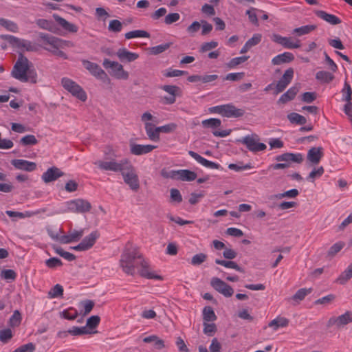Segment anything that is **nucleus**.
Instances as JSON below:
<instances>
[{"mask_svg": "<svg viewBox=\"0 0 352 352\" xmlns=\"http://www.w3.org/2000/svg\"><path fill=\"white\" fill-rule=\"evenodd\" d=\"M316 78L321 82L329 83L334 78V76L327 71H319L316 74Z\"/></svg>", "mask_w": 352, "mask_h": 352, "instance_id": "obj_33", "label": "nucleus"}, {"mask_svg": "<svg viewBox=\"0 0 352 352\" xmlns=\"http://www.w3.org/2000/svg\"><path fill=\"white\" fill-rule=\"evenodd\" d=\"M60 315L62 318H63L65 319H67L69 320H74L77 318L78 313L77 310L71 307L68 310H64L62 312H60Z\"/></svg>", "mask_w": 352, "mask_h": 352, "instance_id": "obj_47", "label": "nucleus"}, {"mask_svg": "<svg viewBox=\"0 0 352 352\" xmlns=\"http://www.w3.org/2000/svg\"><path fill=\"white\" fill-rule=\"evenodd\" d=\"M36 23L42 29L56 32V28L52 21L46 19H38Z\"/></svg>", "mask_w": 352, "mask_h": 352, "instance_id": "obj_40", "label": "nucleus"}, {"mask_svg": "<svg viewBox=\"0 0 352 352\" xmlns=\"http://www.w3.org/2000/svg\"><path fill=\"white\" fill-rule=\"evenodd\" d=\"M289 324V320L284 317H277L272 320L268 326L273 327L274 330H277L279 327H285Z\"/></svg>", "mask_w": 352, "mask_h": 352, "instance_id": "obj_32", "label": "nucleus"}, {"mask_svg": "<svg viewBox=\"0 0 352 352\" xmlns=\"http://www.w3.org/2000/svg\"><path fill=\"white\" fill-rule=\"evenodd\" d=\"M99 236L100 234L96 230L93 231L88 236H85L80 242V244L82 245L85 251L91 248L95 244L97 239L99 238Z\"/></svg>", "mask_w": 352, "mask_h": 352, "instance_id": "obj_22", "label": "nucleus"}, {"mask_svg": "<svg viewBox=\"0 0 352 352\" xmlns=\"http://www.w3.org/2000/svg\"><path fill=\"white\" fill-rule=\"evenodd\" d=\"M11 164L18 170H25L31 172L36 168V164L35 162H29L25 160H12Z\"/></svg>", "mask_w": 352, "mask_h": 352, "instance_id": "obj_18", "label": "nucleus"}, {"mask_svg": "<svg viewBox=\"0 0 352 352\" xmlns=\"http://www.w3.org/2000/svg\"><path fill=\"white\" fill-rule=\"evenodd\" d=\"M103 67L106 69H109L110 75L117 79L127 80L129 78V73L125 71L123 66L116 61H111L105 58L102 63Z\"/></svg>", "mask_w": 352, "mask_h": 352, "instance_id": "obj_4", "label": "nucleus"}, {"mask_svg": "<svg viewBox=\"0 0 352 352\" xmlns=\"http://www.w3.org/2000/svg\"><path fill=\"white\" fill-rule=\"evenodd\" d=\"M120 266L122 271L128 275L134 276L135 269H138V273L142 277L148 279H162L161 276L155 275L150 271L149 264L142 254L137 247L133 246L129 242L126 245L120 256Z\"/></svg>", "mask_w": 352, "mask_h": 352, "instance_id": "obj_1", "label": "nucleus"}, {"mask_svg": "<svg viewBox=\"0 0 352 352\" xmlns=\"http://www.w3.org/2000/svg\"><path fill=\"white\" fill-rule=\"evenodd\" d=\"M91 208V204L87 200L76 199L67 202V210L76 213H85Z\"/></svg>", "mask_w": 352, "mask_h": 352, "instance_id": "obj_7", "label": "nucleus"}, {"mask_svg": "<svg viewBox=\"0 0 352 352\" xmlns=\"http://www.w3.org/2000/svg\"><path fill=\"white\" fill-rule=\"evenodd\" d=\"M34 350L35 345L32 342H30L18 347L13 352H33Z\"/></svg>", "mask_w": 352, "mask_h": 352, "instance_id": "obj_64", "label": "nucleus"}, {"mask_svg": "<svg viewBox=\"0 0 352 352\" xmlns=\"http://www.w3.org/2000/svg\"><path fill=\"white\" fill-rule=\"evenodd\" d=\"M352 278V263H351L347 268L341 273V274L336 279V282L340 284H346L349 280Z\"/></svg>", "mask_w": 352, "mask_h": 352, "instance_id": "obj_28", "label": "nucleus"}, {"mask_svg": "<svg viewBox=\"0 0 352 352\" xmlns=\"http://www.w3.org/2000/svg\"><path fill=\"white\" fill-rule=\"evenodd\" d=\"M38 143V140L33 135H27L20 140V144L23 146L35 145Z\"/></svg>", "mask_w": 352, "mask_h": 352, "instance_id": "obj_56", "label": "nucleus"}, {"mask_svg": "<svg viewBox=\"0 0 352 352\" xmlns=\"http://www.w3.org/2000/svg\"><path fill=\"white\" fill-rule=\"evenodd\" d=\"M317 26L316 25H307L301 26L300 28H296L294 29L292 34L300 36L305 34H307L309 32L315 30Z\"/></svg>", "mask_w": 352, "mask_h": 352, "instance_id": "obj_34", "label": "nucleus"}, {"mask_svg": "<svg viewBox=\"0 0 352 352\" xmlns=\"http://www.w3.org/2000/svg\"><path fill=\"white\" fill-rule=\"evenodd\" d=\"M177 127V125L175 123L171 122L164 126L156 127V130L160 131V133H168L174 131Z\"/></svg>", "mask_w": 352, "mask_h": 352, "instance_id": "obj_58", "label": "nucleus"}, {"mask_svg": "<svg viewBox=\"0 0 352 352\" xmlns=\"http://www.w3.org/2000/svg\"><path fill=\"white\" fill-rule=\"evenodd\" d=\"M82 63L83 67L96 78L103 81L108 79L107 74L98 64L87 60H82Z\"/></svg>", "mask_w": 352, "mask_h": 352, "instance_id": "obj_12", "label": "nucleus"}, {"mask_svg": "<svg viewBox=\"0 0 352 352\" xmlns=\"http://www.w3.org/2000/svg\"><path fill=\"white\" fill-rule=\"evenodd\" d=\"M53 18L65 30L72 33H75L78 31V28L76 25L68 22L67 20L58 16V14H54Z\"/></svg>", "mask_w": 352, "mask_h": 352, "instance_id": "obj_24", "label": "nucleus"}, {"mask_svg": "<svg viewBox=\"0 0 352 352\" xmlns=\"http://www.w3.org/2000/svg\"><path fill=\"white\" fill-rule=\"evenodd\" d=\"M124 36L126 39H131L138 37L149 38L150 34L145 30H137L126 32Z\"/></svg>", "mask_w": 352, "mask_h": 352, "instance_id": "obj_38", "label": "nucleus"}, {"mask_svg": "<svg viewBox=\"0 0 352 352\" xmlns=\"http://www.w3.org/2000/svg\"><path fill=\"white\" fill-rule=\"evenodd\" d=\"M61 84L65 89L71 93L80 100L85 102L87 100V94L83 89L74 80L68 78H63Z\"/></svg>", "mask_w": 352, "mask_h": 352, "instance_id": "obj_5", "label": "nucleus"}, {"mask_svg": "<svg viewBox=\"0 0 352 352\" xmlns=\"http://www.w3.org/2000/svg\"><path fill=\"white\" fill-rule=\"evenodd\" d=\"M0 25L5 28L6 30L12 32H16L18 31V25L16 23L8 20L3 18L0 17Z\"/></svg>", "mask_w": 352, "mask_h": 352, "instance_id": "obj_39", "label": "nucleus"}, {"mask_svg": "<svg viewBox=\"0 0 352 352\" xmlns=\"http://www.w3.org/2000/svg\"><path fill=\"white\" fill-rule=\"evenodd\" d=\"M322 151L323 148L320 146L311 148L307 152V160H309L312 164H318L323 157Z\"/></svg>", "mask_w": 352, "mask_h": 352, "instance_id": "obj_20", "label": "nucleus"}, {"mask_svg": "<svg viewBox=\"0 0 352 352\" xmlns=\"http://www.w3.org/2000/svg\"><path fill=\"white\" fill-rule=\"evenodd\" d=\"M249 58L248 56H243L232 58L227 64L229 68H234L236 66L245 62Z\"/></svg>", "mask_w": 352, "mask_h": 352, "instance_id": "obj_55", "label": "nucleus"}, {"mask_svg": "<svg viewBox=\"0 0 352 352\" xmlns=\"http://www.w3.org/2000/svg\"><path fill=\"white\" fill-rule=\"evenodd\" d=\"M277 162H284L283 163L289 164V167L292 162L301 164L303 162V155L300 153H285L275 157Z\"/></svg>", "mask_w": 352, "mask_h": 352, "instance_id": "obj_13", "label": "nucleus"}, {"mask_svg": "<svg viewBox=\"0 0 352 352\" xmlns=\"http://www.w3.org/2000/svg\"><path fill=\"white\" fill-rule=\"evenodd\" d=\"M258 135L252 134V135H246L241 139L236 141L245 144L247 148L254 153L264 151L266 148V145L264 143L258 142Z\"/></svg>", "mask_w": 352, "mask_h": 352, "instance_id": "obj_8", "label": "nucleus"}, {"mask_svg": "<svg viewBox=\"0 0 352 352\" xmlns=\"http://www.w3.org/2000/svg\"><path fill=\"white\" fill-rule=\"evenodd\" d=\"M67 332H69V333L72 336H81V335H84V334H89V333H92V332L89 331V330H87L86 327H76V326H74L72 329H69L67 331ZM96 332L97 331H94L93 333H94Z\"/></svg>", "mask_w": 352, "mask_h": 352, "instance_id": "obj_48", "label": "nucleus"}, {"mask_svg": "<svg viewBox=\"0 0 352 352\" xmlns=\"http://www.w3.org/2000/svg\"><path fill=\"white\" fill-rule=\"evenodd\" d=\"M245 113L242 109H237L232 104H223V116L227 118H240Z\"/></svg>", "mask_w": 352, "mask_h": 352, "instance_id": "obj_17", "label": "nucleus"}, {"mask_svg": "<svg viewBox=\"0 0 352 352\" xmlns=\"http://www.w3.org/2000/svg\"><path fill=\"white\" fill-rule=\"evenodd\" d=\"M160 175L162 177L165 179H172L179 180V170H168L166 168H162L160 172Z\"/></svg>", "mask_w": 352, "mask_h": 352, "instance_id": "obj_41", "label": "nucleus"}, {"mask_svg": "<svg viewBox=\"0 0 352 352\" xmlns=\"http://www.w3.org/2000/svg\"><path fill=\"white\" fill-rule=\"evenodd\" d=\"M145 131L148 138L155 142L160 140V131L156 130L155 124L151 122L145 123Z\"/></svg>", "mask_w": 352, "mask_h": 352, "instance_id": "obj_27", "label": "nucleus"}, {"mask_svg": "<svg viewBox=\"0 0 352 352\" xmlns=\"http://www.w3.org/2000/svg\"><path fill=\"white\" fill-rule=\"evenodd\" d=\"M11 75L13 78L21 82L35 84L37 82V73L32 64L23 56L22 52L19 54V57L12 68Z\"/></svg>", "mask_w": 352, "mask_h": 352, "instance_id": "obj_2", "label": "nucleus"}, {"mask_svg": "<svg viewBox=\"0 0 352 352\" xmlns=\"http://www.w3.org/2000/svg\"><path fill=\"white\" fill-rule=\"evenodd\" d=\"M207 258V255L204 253H199L192 256L191 264L192 265H199L203 263Z\"/></svg>", "mask_w": 352, "mask_h": 352, "instance_id": "obj_60", "label": "nucleus"}, {"mask_svg": "<svg viewBox=\"0 0 352 352\" xmlns=\"http://www.w3.org/2000/svg\"><path fill=\"white\" fill-rule=\"evenodd\" d=\"M311 292V288H301L296 292V294L292 297V299L297 302L301 301L305 298L307 295L309 294Z\"/></svg>", "mask_w": 352, "mask_h": 352, "instance_id": "obj_44", "label": "nucleus"}, {"mask_svg": "<svg viewBox=\"0 0 352 352\" xmlns=\"http://www.w3.org/2000/svg\"><path fill=\"white\" fill-rule=\"evenodd\" d=\"M64 175V173L62 172L58 168L52 166L48 168L43 175L42 179L45 183H49L56 180L58 178Z\"/></svg>", "mask_w": 352, "mask_h": 352, "instance_id": "obj_16", "label": "nucleus"}, {"mask_svg": "<svg viewBox=\"0 0 352 352\" xmlns=\"http://www.w3.org/2000/svg\"><path fill=\"white\" fill-rule=\"evenodd\" d=\"M170 197L171 201L181 203L182 201V196L179 190L171 188L170 190Z\"/></svg>", "mask_w": 352, "mask_h": 352, "instance_id": "obj_62", "label": "nucleus"}, {"mask_svg": "<svg viewBox=\"0 0 352 352\" xmlns=\"http://www.w3.org/2000/svg\"><path fill=\"white\" fill-rule=\"evenodd\" d=\"M272 41L287 49H297L300 47V41L294 43L290 37H283L279 34H273Z\"/></svg>", "mask_w": 352, "mask_h": 352, "instance_id": "obj_15", "label": "nucleus"}, {"mask_svg": "<svg viewBox=\"0 0 352 352\" xmlns=\"http://www.w3.org/2000/svg\"><path fill=\"white\" fill-rule=\"evenodd\" d=\"M130 152L134 155H142L147 154L151 152L153 150L157 148V146L151 144H138L134 142H130Z\"/></svg>", "mask_w": 352, "mask_h": 352, "instance_id": "obj_14", "label": "nucleus"}, {"mask_svg": "<svg viewBox=\"0 0 352 352\" xmlns=\"http://www.w3.org/2000/svg\"><path fill=\"white\" fill-rule=\"evenodd\" d=\"M60 43H57L55 46H52L51 48H45L46 50L52 52L54 55L57 56L58 57L63 58V59H67V54L62 50L58 49V46Z\"/></svg>", "mask_w": 352, "mask_h": 352, "instance_id": "obj_57", "label": "nucleus"}, {"mask_svg": "<svg viewBox=\"0 0 352 352\" xmlns=\"http://www.w3.org/2000/svg\"><path fill=\"white\" fill-rule=\"evenodd\" d=\"M1 38L7 41L12 45L28 52H34L36 47L31 41L21 39L12 35H1Z\"/></svg>", "mask_w": 352, "mask_h": 352, "instance_id": "obj_6", "label": "nucleus"}, {"mask_svg": "<svg viewBox=\"0 0 352 352\" xmlns=\"http://www.w3.org/2000/svg\"><path fill=\"white\" fill-rule=\"evenodd\" d=\"M209 322H204V333L208 336H213L217 329L214 323H208Z\"/></svg>", "mask_w": 352, "mask_h": 352, "instance_id": "obj_54", "label": "nucleus"}, {"mask_svg": "<svg viewBox=\"0 0 352 352\" xmlns=\"http://www.w3.org/2000/svg\"><path fill=\"white\" fill-rule=\"evenodd\" d=\"M294 60V56L291 52H284L274 57L272 63L274 65H279L283 63H288Z\"/></svg>", "mask_w": 352, "mask_h": 352, "instance_id": "obj_25", "label": "nucleus"}, {"mask_svg": "<svg viewBox=\"0 0 352 352\" xmlns=\"http://www.w3.org/2000/svg\"><path fill=\"white\" fill-rule=\"evenodd\" d=\"M39 38L42 39L45 43L49 44L51 46H55L57 43L63 42V41L60 38L43 32L39 33Z\"/></svg>", "mask_w": 352, "mask_h": 352, "instance_id": "obj_36", "label": "nucleus"}, {"mask_svg": "<svg viewBox=\"0 0 352 352\" xmlns=\"http://www.w3.org/2000/svg\"><path fill=\"white\" fill-rule=\"evenodd\" d=\"M120 61L133 62L138 58L139 55L128 51L126 48H120L116 54Z\"/></svg>", "mask_w": 352, "mask_h": 352, "instance_id": "obj_21", "label": "nucleus"}, {"mask_svg": "<svg viewBox=\"0 0 352 352\" xmlns=\"http://www.w3.org/2000/svg\"><path fill=\"white\" fill-rule=\"evenodd\" d=\"M201 124L204 127L216 129L221 126V121L219 118H210L203 120Z\"/></svg>", "mask_w": 352, "mask_h": 352, "instance_id": "obj_45", "label": "nucleus"}, {"mask_svg": "<svg viewBox=\"0 0 352 352\" xmlns=\"http://www.w3.org/2000/svg\"><path fill=\"white\" fill-rule=\"evenodd\" d=\"M316 92H305L301 96V100L306 103H311L316 99Z\"/></svg>", "mask_w": 352, "mask_h": 352, "instance_id": "obj_63", "label": "nucleus"}, {"mask_svg": "<svg viewBox=\"0 0 352 352\" xmlns=\"http://www.w3.org/2000/svg\"><path fill=\"white\" fill-rule=\"evenodd\" d=\"M202 314L204 322H214L217 318L213 309L210 306H206Z\"/></svg>", "mask_w": 352, "mask_h": 352, "instance_id": "obj_30", "label": "nucleus"}, {"mask_svg": "<svg viewBox=\"0 0 352 352\" xmlns=\"http://www.w3.org/2000/svg\"><path fill=\"white\" fill-rule=\"evenodd\" d=\"M197 177V175L194 171L188 169L179 170V180L192 182L194 181Z\"/></svg>", "mask_w": 352, "mask_h": 352, "instance_id": "obj_29", "label": "nucleus"}, {"mask_svg": "<svg viewBox=\"0 0 352 352\" xmlns=\"http://www.w3.org/2000/svg\"><path fill=\"white\" fill-rule=\"evenodd\" d=\"M63 287L59 284L54 285L48 292V296L51 298L62 297L63 295Z\"/></svg>", "mask_w": 352, "mask_h": 352, "instance_id": "obj_46", "label": "nucleus"}, {"mask_svg": "<svg viewBox=\"0 0 352 352\" xmlns=\"http://www.w3.org/2000/svg\"><path fill=\"white\" fill-rule=\"evenodd\" d=\"M287 117L292 124L303 125L307 122V119L297 113H290Z\"/></svg>", "mask_w": 352, "mask_h": 352, "instance_id": "obj_35", "label": "nucleus"}, {"mask_svg": "<svg viewBox=\"0 0 352 352\" xmlns=\"http://www.w3.org/2000/svg\"><path fill=\"white\" fill-rule=\"evenodd\" d=\"M337 318L338 322V328L342 327L352 322V312L347 311L344 314H342Z\"/></svg>", "mask_w": 352, "mask_h": 352, "instance_id": "obj_37", "label": "nucleus"}, {"mask_svg": "<svg viewBox=\"0 0 352 352\" xmlns=\"http://www.w3.org/2000/svg\"><path fill=\"white\" fill-rule=\"evenodd\" d=\"M345 245L343 241H338L333 244L328 250L327 256L332 258L338 253Z\"/></svg>", "mask_w": 352, "mask_h": 352, "instance_id": "obj_43", "label": "nucleus"}, {"mask_svg": "<svg viewBox=\"0 0 352 352\" xmlns=\"http://www.w3.org/2000/svg\"><path fill=\"white\" fill-rule=\"evenodd\" d=\"M122 29V23L118 19L110 21L108 26L109 32L118 33L121 32Z\"/></svg>", "mask_w": 352, "mask_h": 352, "instance_id": "obj_51", "label": "nucleus"}, {"mask_svg": "<svg viewBox=\"0 0 352 352\" xmlns=\"http://www.w3.org/2000/svg\"><path fill=\"white\" fill-rule=\"evenodd\" d=\"M299 91V87L293 86L290 87L285 93H284L277 101L278 104H285L287 102L294 99L295 96Z\"/></svg>", "mask_w": 352, "mask_h": 352, "instance_id": "obj_23", "label": "nucleus"}, {"mask_svg": "<svg viewBox=\"0 0 352 352\" xmlns=\"http://www.w3.org/2000/svg\"><path fill=\"white\" fill-rule=\"evenodd\" d=\"M100 322V318L98 316H91L87 320L86 327L89 329L96 328Z\"/></svg>", "mask_w": 352, "mask_h": 352, "instance_id": "obj_61", "label": "nucleus"}, {"mask_svg": "<svg viewBox=\"0 0 352 352\" xmlns=\"http://www.w3.org/2000/svg\"><path fill=\"white\" fill-rule=\"evenodd\" d=\"M124 182L134 191L140 188V182L138 175L135 173V168L131 163V168L125 169L122 173Z\"/></svg>", "mask_w": 352, "mask_h": 352, "instance_id": "obj_9", "label": "nucleus"}, {"mask_svg": "<svg viewBox=\"0 0 352 352\" xmlns=\"http://www.w3.org/2000/svg\"><path fill=\"white\" fill-rule=\"evenodd\" d=\"M215 263L218 265H223L227 268L234 269L236 271L243 272V273L245 272V270L243 268L241 267L240 266H239L237 265L236 263L232 261H226V260H221V259L217 258L215 260Z\"/></svg>", "mask_w": 352, "mask_h": 352, "instance_id": "obj_31", "label": "nucleus"}, {"mask_svg": "<svg viewBox=\"0 0 352 352\" xmlns=\"http://www.w3.org/2000/svg\"><path fill=\"white\" fill-rule=\"evenodd\" d=\"M324 172V170L322 166H320L318 168H314L307 176V180L313 182L316 178L321 177Z\"/></svg>", "mask_w": 352, "mask_h": 352, "instance_id": "obj_52", "label": "nucleus"}, {"mask_svg": "<svg viewBox=\"0 0 352 352\" xmlns=\"http://www.w3.org/2000/svg\"><path fill=\"white\" fill-rule=\"evenodd\" d=\"M95 164L98 165V167L103 170L120 172L121 174L125 171V169L131 168V162L126 158L122 159L119 162L115 160L106 162L100 160L96 162Z\"/></svg>", "mask_w": 352, "mask_h": 352, "instance_id": "obj_3", "label": "nucleus"}, {"mask_svg": "<svg viewBox=\"0 0 352 352\" xmlns=\"http://www.w3.org/2000/svg\"><path fill=\"white\" fill-rule=\"evenodd\" d=\"M294 73V69L292 67L288 68L285 72L283 76L279 79L275 85V90L274 92L275 95L283 92L287 88V87L289 85L293 79Z\"/></svg>", "mask_w": 352, "mask_h": 352, "instance_id": "obj_11", "label": "nucleus"}, {"mask_svg": "<svg viewBox=\"0 0 352 352\" xmlns=\"http://www.w3.org/2000/svg\"><path fill=\"white\" fill-rule=\"evenodd\" d=\"M317 16L324 20L331 25H338L341 23V20L336 16L328 14L322 10H317L315 12Z\"/></svg>", "mask_w": 352, "mask_h": 352, "instance_id": "obj_26", "label": "nucleus"}, {"mask_svg": "<svg viewBox=\"0 0 352 352\" xmlns=\"http://www.w3.org/2000/svg\"><path fill=\"white\" fill-rule=\"evenodd\" d=\"M170 46V43H167L162 45H159L157 46H154L152 47L148 48V51L150 54L152 55H157L168 50Z\"/></svg>", "mask_w": 352, "mask_h": 352, "instance_id": "obj_42", "label": "nucleus"}, {"mask_svg": "<svg viewBox=\"0 0 352 352\" xmlns=\"http://www.w3.org/2000/svg\"><path fill=\"white\" fill-rule=\"evenodd\" d=\"M210 285L217 292L226 298L231 297L234 294L232 287L219 278H212L210 280Z\"/></svg>", "mask_w": 352, "mask_h": 352, "instance_id": "obj_10", "label": "nucleus"}, {"mask_svg": "<svg viewBox=\"0 0 352 352\" xmlns=\"http://www.w3.org/2000/svg\"><path fill=\"white\" fill-rule=\"evenodd\" d=\"M13 337L12 331L7 328L0 330V342L3 344L8 343Z\"/></svg>", "mask_w": 352, "mask_h": 352, "instance_id": "obj_50", "label": "nucleus"}, {"mask_svg": "<svg viewBox=\"0 0 352 352\" xmlns=\"http://www.w3.org/2000/svg\"><path fill=\"white\" fill-rule=\"evenodd\" d=\"M188 154L192 158H194L198 163L201 164L202 166L212 168V169H221L222 168L221 165L213 162L209 161L204 157H201L200 155L197 153L195 151H189Z\"/></svg>", "mask_w": 352, "mask_h": 352, "instance_id": "obj_19", "label": "nucleus"}, {"mask_svg": "<svg viewBox=\"0 0 352 352\" xmlns=\"http://www.w3.org/2000/svg\"><path fill=\"white\" fill-rule=\"evenodd\" d=\"M244 76V72L230 73L223 78V80L236 82L243 79Z\"/></svg>", "mask_w": 352, "mask_h": 352, "instance_id": "obj_59", "label": "nucleus"}, {"mask_svg": "<svg viewBox=\"0 0 352 352\" xmlns=\"http://www.w3.org/2000/svg\"><path fill=\"white\" fill-rule=\"evenodd\" d=\"M22 317L19 310H15L9 320V324L12 327L19 326L21 322Z\"/></svg>", "mask_w": 352, "mask_h": 352, "instance_id": "obj_49", "label": "nucleus"}, {"mask_svg": "<svg viewBox=\"0 0 352 352\" xmlns=\"http://www.w3.org/2000/svg\"><path fill=\"white\" fill-rule=\"evenodd\" d=\"M342 100L349 102L352 99V89L350 85L345 81L344 88L342 90Z\"/></svg>", "mask_w": 352, "mask_h": 352, "instance_id": "obj_53", "label": "nucleus"}]
</instances>
